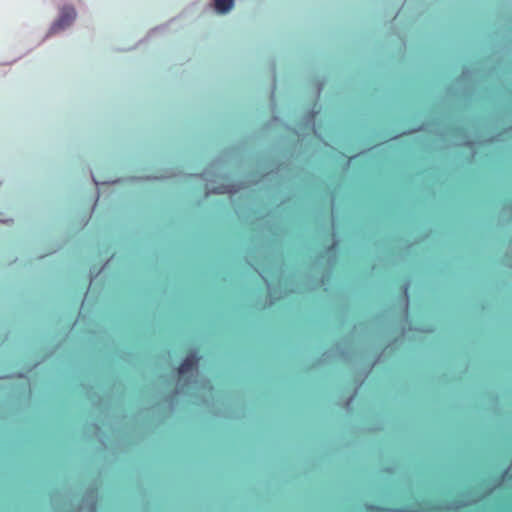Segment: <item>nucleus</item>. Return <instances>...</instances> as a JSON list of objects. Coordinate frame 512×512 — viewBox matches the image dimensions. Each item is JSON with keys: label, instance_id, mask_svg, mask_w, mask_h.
<instances>
[{"label": "nucleus", "instance_id": "nucleus-1", "mask_svg": "<svg viewBox=\"0 0 512 512\" xmlns=\"http://www.w3.org/2000/svg\"><path fill=\"white\" fill-rule=\"evenodd\" d=\"M198 356L196 352H190L183 362L178 367V373L180 376L192 374L197 366Z\"/></svg>", "mask_w": 512, "mask_h": 512}, {"label": "nucleus", "instance_id": "nucleus-2", "mask_svg": "<svg viewBox=\"0 0 512 512\" xmlns=\"http://www.w3.org/2000/svg\"><path fill=\"white\" fill-rule=\"evenodd\" d=\"M76 17V12L72 7H64L59 19L55 22L53 30L63 29L69 26Z\"/></svg>", "mask_w": 512, "mask_h": 512}, {"label": "nucleus", "instance_id": "nucleus-3", "mask_svg": "<svg viewBox=\"0 0 512 512\" xmlns=\"http://www.w3.org/2000/svg\"><path fill=\"white\" fill-rule=\"evenodd\" d=\"M215 9L218 13H227L234 5V0H214Z\"/></svg>", "mask_w": 512, "mask_h": 512}]
</instances>
